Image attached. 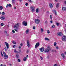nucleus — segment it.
<instances>
[{
	"instance_id": "f257e3e1",
	"label": "nucleus",
	"mask_w": 66,
	"mask_h": 66,
	"mask_svg": "<svg viewBox=\"0 0 66 66\" xmlns=\"http://www.w3.org/2000/svg\"><path fill=\"white\" fill-rule=\"evenodd\" d=\"M51 48H50L49 46H48L47 47V48L45 50L44 52L45 53L49 52V51L51 50Z\"/></svg>"
},
{
	"instance_id": "f03ea898",
	"label": "nucleus",
	"mask_w": 66,
	"mask_h": 66,
	"mask_svg": "<svg viewBox=\"0 0 66 66\" xmlns=\"http://www.w3.org/2000/svg\"><path fill=\"white\" fill-rule=\"evenodd\" d=\"M19 26H20L19 23H18L15 25L14 28H16V29H18V28L20 27Z\"/></svg>"
},
{
	"instance_id": "7ed1b4c3",
	"label": "nucleus",
	"mask_w": 66,
	"mask_h": 66,
	"mask_svg": "<svg viewBox=\"0 0 66 66\" xmlns=\"http://www.w3.org/2000/svg\"><path fill=\"white\" fill-rule=\"evenodd\" d=\"M35 23H37V24H39L40 22V20L38 19H36L35 20Z\"/></svg>"
},
{
	"instance_id": "20e7f679",
	"label": "nucleus",
	"mask_w": 66,
	"mask_h": 66,
	"mask_svg": "<svg viewBox=\"0 0 66 66\" xmlns=\"http://www.w3.org/2000/svg\"><path fill=\"white\" fill-rule=\"evenodd\" d=\"M22 24L25 26H27V22L26 21H23L22 22Z\"/></svg>"
},
{
	"instance_id": "39448f33",
	"label": "nucleus",
	"mask_w": 66,
	"mask_h": 66,
	"mask_svg": "<svg viewBox=\"0 0 66 66\" xmlns=\"http://www.w3.org/2000/svg\"><path fill=\"white\" fill-rule=\"evenodd\" d=\"M40 44H39V43L38 42L37 43L36 45L35 46V47L36 48H37V47H39V46Z\"/></svg>"
},
{
	"instance_id": "423d86ee",
	"label": "nucleus",
	"mask_w": 66,
	"mask_h": 66,
	"mask_svg": "<svg viewBox=\"0 0 66 66\" xmlns=\"http://www.w3.org/2000/svg\"><path fill=\"white\" fill-rule=\"evenodd\" d=\"M27 45L28 47H29L30 46V41L29 40H27Z\"/></svg>"
},
{
	"instance_id": "0eeeda50",
	"label": "nucleus",
	"mask_w": 66,
	"mask_h": 66,
	"mask_svg": "<svg viewBox=\"0 0 66 66\" xmlns=\"http://www.w3.org/2000/svg\"><path fill=\"white\" fill-rule=\"evenodd\" d=\"M62 40L64 41L65 40L66 41V37L65 36H63V37L62 38Z\"/></svg>"
},
{
	"instance_id": "6e6552de",
	"label": "nucleus",
	"mask_w": 66,
	"mask_h": 66,
	"mask_svg": "<svg viewBox=\"0 0 66 66\" xmlns=\"http://www.w3.org/2000/svg\"><path fill=\"white\" fill-rule=\"evenodd\" d=\"M5 44L6 46V47L7 49H8L9 48V44H8L7 42H5Z\"/></svg>"
},
{
	"instance_id": "1a4fd4ad",
	"label": "nucleus",
	"mask_w": 66,
	"mask_h": 66,
	"mask_svg": "<svg viewBox=\"0 0 66 66\" xmlns=\"http://www.w3.org/2000/svg\"><path fill=\"white\" fill-rule=\"evenodd\" d=\"M30 9L32 10L31 11L32 12H34V11H35V8L33 6H32L31 7H30Z\"/></svg>"
},
{
	"instance_id": "9d476101",
	"label": "nucleus",
	"mask_w": 66,
	"mask_h": 66,
	"mask_svg": "<svg viewBox=\"0 0 66 66\" xmlns=\"http://www.w3.org/2000/svg\"><path fill=\"white\" fill-rule=\"evenodd\" d=\"M39 49L41 52H43L44 51V48L43 47L39 48Z\"/></svg>"
},
{
	"instance_id": "9b49d317",
	"label": "nucleus",
	"mask_w": 66,
	"mask_h": 66,
	"mask_svg": "<svg viewBox=\"0 0 66 66\" xmlns=\"http://www.w3.org/2000/svg\"><path fill=\"white\" fill-rule=\"evenodd\" d=\"M57 35H58L59 36H62L63 35V34L62 32H59L57 34Z\"/></svg>"
},
{
	"instance_id": "f8f14e48",
	"label": "nucleus",
	"mask_w": 66,
	"mask_h": 66,
	"mask_svg": "<svg viewBox=\"0 0 66 66\" xmlns=\"http://www.w3.org/2000/svg\"><path fill=\"white\" fill-rule=\"evenodd\" d=\"M4 57H5V59H7V58H8L9 56H8V55H4Z\"/></svg>"
},
{
	"instance_id": "ddd939ff",
	"label": "nucleus",
	"mask_w": 66,
	"mask_h": 66,
	"mask_svg": "<svg viewBox=\"0 0 66 66\" xmlns=\"http://www.w3.org/2000/svg\"><path fill=\"white\" fill-rule=\"evenodd\" d=\"M16 57L17 59H19V55L18 54H17L16 55Z\"/></svg>"
},
{
	"instance_id": "4468645a",
	"label": "nucleus",
	"mask_w": 66,
	"mask_h": 66,
	"mask_svg": "<svg viewBox=\"0 0 66 66\" xmlns=\"http://www.w3.org/2000/svg\"><path fill=\"white\" fill-rule=\"evenodd\" d=\"M61 55L63 57V59H64V58H65V55H64V54L63 53H62L61 54Z\"/></svg>"
},
{
	"instance_id": "2eb2a0df",
	"label": "nucleus",
	"mask_w": 66,
	"mask_h": 66,
	"mask_svg": "<svg viewBox=\"0 0 66 66\" xmlns=\"http://www.w3.org/2000/svg\"><path fill=\"white\" fill-rule=\"evenodd\" d=\"M50 6L51 8H52L53 7V6L51 4H50Z\"/></svg>"
},
{
	"instance_id": "dca6fc26",
	"label": "nucleus",
	"mask_w": 66,
	"mask_h": 66,
	"mask_svg": "<svg viewBox=\"0 0 66 66\" xmlns=\"http://www.w3.org/2000/svg\"><path fill=\"white\" fill-rule=\"evenodd\" d=\"M62 10H63V11H65V10H66V7H63L62 8Z\"/></svg>"
},
{
	"instance_id": "f3484780",
	"label": "nucleus",
	"mask_w": 66,
	"mask_h": 66,
	"mask_svg": "<svg viewBox=\"0 0 66 66\" xmlns=\"http://www.w3.org/2000/svg\"><path fill=\"white\" fill-rule=\"evenodd\" d=\"M1 19H2V20H3V19H5V18H4V16H2L1 18Z\"/></svg>"
},
{
	"instance_id": "a211bd4d",
	"label": "nucleus",
	"mask_w": 66,
	"mask_h": 66,
	"mask_svg": "<svg viewBox=\"0 0 66 66\" xmlns=\"http://www.w3.org/2000/svg\"><path fill=\"white\" fill-rule=\"evenodd\" d=\"M29 32V29H27L26 30V33L27 34H28Z\"/></svg>"
},
{
	"instance_id": "6ab92c4d",
	"label": "nucleus",
	"mask_w": 66,
	"mask_h": 66,
	"mask_svg": "<svg viewBox=\"0 0 66 66\" xmlns=\"http://www.w3.org/2000/svg\"><path fill=\"white\" fill-rule=\"evenodd\" d=\"M15 2L16 0H12V3H14Z\"/></svg>"
},
{
	"instance_id": "aec40b11",
	"label": "nucleus",
	"mask_w": 66,
	"mask_h": 66,
	"mask_svg": "<svg viewBox=\"0 0 66 66\" xmlns=\"http://www.w3.org/2000/svg\"><path fill=\"white\" fill-rule=\"evenodd\" d=\"M55 27V25L54 24L52 25V28H54Z\"/></svg>"
},
{
	"instance_id": "412c9836",
	"label": "nucleus",
	"mask_w": 66,
	"mask_h": 66,
	"mask_svg": "<svg viewBox=\"0 0 66 66\" xmlns=\"http://www.w3.org/2000/svg\"><path fill=\"white\" fill-rule=\"evenodd\" d=\"M27 59L26 57H24L23 60L24 61H26Z\"/></svg>"
},
{
	"instance_id": "4be33fe9",
	"label": "nucleus",
	"mask_w": 66,
	"mask_h": 66,
	"mask_svg": "<svg viewBox=\"0 0 66 66\" xmlns=\"http://www.w3.org/2000/svg\"><path fill=\"white\" fill-rule=\"evenodd\" d=\"M45 40H49V39L47 38H45Z\"/></svg>"
},
{
	"instance_id": "5701e85b",
	"label": "nucleus",
	"mask_w": 66,
	"mask_h": 66,
	"mask_svg": "<svg viewBox=\"0 0 66 66\" xmlns=\"http://www.w3.org/2000/svg\"><path fill=\"white\" fill-rule=\"evenodd\" d=\"M56 24L57 26H59V24H60V23H56Z\"/></svg>"
},
{
	"instance_id": "b1692460",
	"label": "nucleus",
	"mask_w": 66,
	"mask_h": 66,
	"mask_svg": "<svg viewBox=\"0 0 66 66\" xmlns=\"http://www.w3.org/2000/svg\"><path fill=\"white\" fill-rule=\"evenodd\" d=\"M36 13H38V9H36Z\"/></svg>"
},
{
	"instance_id": "393cba45",
	"label": "nucleus",
	"mask_w": 66,
	"mask_h": 66,
	"mask_svg": "<svg viewBox=\"0 0 66 66\" xmlns=\"http://www.w3.org/2000/svg\"><path fill=\"white\" fill-rule=\"evenodd\" d=\"M8 5H9V7H12V5H11V4H9Z\"/></svg>"
},
{
	"instance_id": "a878e982",
	"label": "nucleus",
	"mask_w": 66,
	"mask_h": 66,
	"mask_svg": "<svg viewBox=\"0 0 66 66\" xmlns=\"http://www.w3.org/2000/svg\"><path fill=\"white\" fill-rule=\"evenodd\" d=\"M2 9H3V7H2V6H0V10H2Z\"/></svg>"
},
{
	"instance_id": "bb28decb",
	"label": "nucleus",
	"mask_w": 66,
	"mask_h": 66,
	"mask_svg": "<svg viewBox=\"0 0 66 66\" xmlns=\"http://www.w3.org/2000/svg\"><path fill=\"white\" fill-rule=\"evenodd\" d=\"M1 55L2 57L3 56V54H2V51L1 52Z\"/></svg>"
},
{
	"instance_id": "cd10ccee",
	"label": "nucleus",
	"mask_w": 66,
	"mask_h": 66,
	"mask_svg": "<svg viewBox=\"0 0 66 66\" xmlns=\"http://www.w3.org/2000/svg\"><path fill=\"white\" fill-rule=\"evenodd\" d=\"M59 4H56V7L57 8L59 7Z\"/></svg>"
},
{
	"instance_id": "c85d7f7f",
	"label": "nucleus",
	"mask_w": 66,
	"mask_h": 66,
	"mask_svg": "<svg viewBox=\"0 0 66 66\" xmlns=\"http://www.w3.org/2000/svg\"><path fill=\"white\" fill-rule=\"evenodd\" d=\"M12 43L13 44H16V42L13 41L12 42Z\"/></svg>"
},
{
	"instance_id": "c756f323",
	"label": "nucleus",
	"mask_w": 66,
	"mask_h": 66,
	"mask_svg": "<svg viewBox=\"0 0 66 66\" xmlns=\"http://www.w3.org/2000/svg\"><path fill=\"white\" fill-rule=\"evenodd\" d=\"M14 30L15 31H16V32H18V30L17 29H14Z\"/></svg>"
},
{
	"instance_id": "7c9ffc66",
	"label": "nucleus",
	"mask_w": 66,
	"mask_h": 66,
	"mask_svg": "<svg viewBox=\"0 0 66 66\" xmlns=\"http://www.w3.org/2000/svg\"><path fill=\"white\" fill-rule=\"evenodd\" d=\"M52 11L54 12V13H55L56 12V11L55 10H52Z\"/></svg>"
},
{
	"instance_id": "2f4dec72",
	"label": "nucleus",
	"mask_w": 66,
	"mask_h": 66,
	"mask_svg": "<svg viewBox=\"0 0 66 66\" xmlns=\"http://www.w3.org/2000/svg\"><path fill=\"white\" fill-rule=\"evenodd\" d=\"M2 15H4L5 14V13L4 12H2Z\"/></svg>"
},
{
	"instance_id": "473e14b6",
	"label": "nucleus",
	"mask_w": 66,
	"mask_h": 66,
	"mask_svg": "<svg viewBox=\"0 0 66 66\" xmlns=\"http://www.w3.org/2000/svg\"><path fill=\"white\" fill-rule=\"evenodd\" d=\"M41 31L42 32H43V31H44V30H43V29L42 28H41Z\"/></svg>"
},
{
	"instance_id": "72a5a7b5",
	"label": "nucleus",
	"mask_w": 66,
	"mask_h": 66,
	"mask_svg": "<svg viewBox=\"0 0 66 66\" xmlns=\"http://www.w3.org/2000/svg\"><path fill=\"white\" fill-rule=\"evenodd\" d=\"M47 33H48V34H49V33H50V31H49V30H48L47 31Z\"/></svg>"
},
{
	"instance_id": "f704fd0d",
	"label": "nucleus",
	"mask_w": 66,
	"mask_h": 66,
	"mask_svg": "<svg viewBox=\"0 0 66 66\" xmlns=\"http://www.w3.org/2000/svg\"><path fill=\"white\" fill-rule=\"evenodd\" d=\"M50 18L51 19H52V15H50Z\"/></svg>"
},
{
	"instance_id": "c9c22d12",
	"label": "nucleus",
	"mask_w": 66,
	"mask_h": 66,
	"mask_svg": "<svg viewBox=\"0 0 66 66\" xmlns=\"http://www.w3.org/2000/svg\"><path fill=\"white\" fill-rule=\"evenodd\" d=\"M56 45V43L55 42L54 44V46H55Z\"/></svg>"
},
{
	"instance_id": "e433bc0d",
	"label": "nucleus",
	"mask_w": 66,
	"mask_h": 66,
	"mask_svg": "<svg viewBox=\"0 0 66 66\" xmlns=\"http://www.w3.org/2000/svg\"><path fill=\"white\" fill-rule=\"evenodd\" d=\"M12 33H15V31H14V30H12Z\"/></svg>"
},
{
	"instance_id": "4c0bfd02",
	"label": "nucleus",
	"mask_w": 66,
	"mask_h": 66,
	"mask_svg": "<svg viewBox=\"0 0 66 66\" xmlns=\"http://www.w3.org/2000/svg\"><path fill=\"white\" fill-rule=\"evenodd\" d=\"M3 54H4V55H6V53H5L4 52H3Z\"/></svg>"
},
{
	"instance_id": "58836bf2",
	"label": "nucleus",
	"mask_w": 66,
	"mask_h": 66,
	"mask_svg": "<svg viewBox=\"0 0 66 66\" xmlns=\"http://www.w3.org/2000/svg\"><path fill=\"white\" fill-rule=\"evenodd\" d=\"M47 59H48V60L49 59V56H48L47 57Z\"/></svg>"
},
{
	"instance_id": "ea45409f",
	"label": "nucleus",
	"mask_w": 66,
	"mask_h": 66,
	"mask_svg": "<svg viewBox=\"0 0 66 66\" xmlns=\"http://www.w3.org/2000/svg\"><path fill=\"white\" fill-rule=\"evenodd\" d=\"M29 4L28 3H26L25 4L26 6H28V5Z\"/></svg>"
},
{
	"instance_id": "a19ab883",
	"label": "nucleus",
	"mask_w": 66,
	"mask_h": 66,
	"mask_svg": "<svg viewBox=\"0 0 66 66\" xmlns=\"http://www.w3.org/2000/svg\"><path fill=\"white\" fill-rule=\"evenodd\" d=\"M4 49H5V51H7V49H6V47H5Z\"/></svg>"
},
{
	"instance_id": "79ce46f5",
	"label": "nucleus",
	"mask_w": 66,
	"mask_h": 66,
	"mask_svg": "<svg viewBox=\"0 0 66 66\" xmlns=\"http://www.w3.org/2000/svg\"><path fill=\"white\" fill-rule=\"evenodd\" d=\"M16 52H17V51L16 50V49H14V53H16Z\"/></svg>"
},
{
	"instance_id": "37998d69",
	"label": "nucleus",
	"mask_w": 66,
	"mask_h": 66,
	"mask_svg": "<svg viewBox=\"0 0 66 66\" xmlns=\"http://www.w3.org/2000/svg\"><path fill=\"white\" fill-rule=\"evenodd\" d=\"M52 51V52H56V51H54V50H53Z\"/></svg>"
},
{
	"instance_id": "c03bdc74",
	"label": "nucleus",
	"mask_w": 66,
	"mask_h": 66,
	"mask_svg": "<svg viewBox=\"0 0 66 66\" xmlns=\"http://www.w3.org/2000/svg\"><path fill=\"white\" fill-rule=\"evenodd\" d=\"M33 29H34V30H35V26H34L33 27Z\"/></svg>"
},
{
	"instance_id": "a18cd8bd",
	"label": "nucleus",
	"mask_w": 66,
	"mask_h": 66,
	"mask_svg": "<svg viewBox=\"0 0 66 66\" xmlns=\"http://www.w3.org/2000/svg\"><path fill=\"white\" fill-rule=\"evenodd\" d=\"M1 26H3V25H4V24H3V23H1Z\"/></svg>"
},
{
	"instance_id": "49530a36",
	"label": "nucleus",
	"mask_w": 66,
	"mask_h": 66,
	"mask_svg": "<svg viewBox=\"0 0 66 66\" xmlns=\"http://www.w3.org/2000/svg\"><path fill=\"white\" fill-rule=\"evenodd\" d=\"M18 61L19 62H20V59H18Z\"/></svg>"
},
{
	"instance_id": "de8ad7c7",
	"label": "nucleus",
	"mask_w": 66,
	"mask_h": 66,
	"mask_svg": "<svg viewBox=\"0 0 66 66\" xmlns=\"http://www.w3.org/2000/svg\"><path fill=\"white\" fill-rule=\"evenodd\" d=\"M40 58L41 59V60H43V58L41 56H40Z\"/></svg>"
},
{
	"instance_id": "09e8293b",
	"label": "nucleus",
	"mask_w": 66,
	"mask_h": 66,
	"mask_svg": "<svg viewBox=\"0 0 66 66\" xmlns=\"http://www.w3.org/2000/svg\"><path fill=\"white\" fill-rule=\"evenodd\" d=\"M9 5L8 4H7V5H6V7H9Z\"/></svg>"
},
{
	"instance_id": "8fccbe9b",
	"label": "nucleus",
	"mask_w": 66,
	"mask_h": 66,
	"mask_svg": "<svg viewBox=\"0 0 66 66\" xmlns=\"http://www.w3.org/2000/svg\"><path fill=\"white\" fill-rule=\"evenodd\" d=\"M54 14H55V15H57L56 12H55L54 13Z\"/></svg>"
},
{
	"instance_id": "3c124183",
	"label": "nucleus",
	"mask_w": 66,
	"mask_h": 66,
	"mask_svg": "<svg viewBox=\"0 0 66 66\" xmlns=\"http://www.w3.org/2000/svg\"><path fill=\"white\" fill-rule=\"evenodd\" d=\"M29 52V50H27V53H28V52Z\"/></svg>"
},
{
	"instance_id": "603ef678",
	"label": "nucleus",
	"mask_w": 66,
	"mask_h": 66,
	"mask_svg": "<svg viewBox=\"0 0 66 66\" xmlns=\"http://www.w3.org/2000/svg\"><path fill=\"white\" fill-rule=\"evenodd\" d=\"M23 45H22V44L21 43L20 44V46H22Z\"/></svg>"
},
{
	"instance_id": "864d4df0",
	"label": "nucleus",
	"mask_w": 66,
	"mask_h": 66,
	"mask_svg": "<svg viewBox=\"0 0 66 66\" xmlns=\"http://www.w3.org/2000/svg\"><path fill=\"white\" fill-rule=\"evenodd\" d=\"M19 49H21V47L20 46H19Z\"/></svg>"
},
{
	"instance_id": "5fc2aeb1",
	"label": "nucleus",
	"mask_w": 66,
	"mask_h": 66,
	"mask_svg": "<svg viewBox=\"0 0 66 66\" xmlns=\"http://www.w3.org/2000/svg\"><path fill=\"white\" fill-rule=\"evenodd\" d=\"M15 45H14L13 46V48H15Z\"/></svg>"
},
{
	"instance_id": "6e6d98bb",
	"label": "nucleus",
	"mask_w": 66,
	"mask_h": 66,
	"mask_svg": "<svg viewBox=\"0 0 66 66\" xmlns=\"http://www.w3.org/2000/svg\"><path fill=\"white\" fill-rule=\"evenodd\" d=\"M56 49H59V47H58V46H56Z\"/></svg>"
},
{
	"instance_id": "4d7b16f0",
	"label": "nucleus",
	"mask_w": 66,
	"mask_h": 66,
	"mask_svg": "<svg viewBox=\"0 0 66 66\" xmlns=\"http://www.w3.org/2000/svg\"><path fill=\"white\" fill-rule=\"evenodd\" d=\"M45 23H47V21H45Z\"/></svg>"
},
{
	"instance_id": "13d9d810",
	"label": "nucleus",
	"mask_w": 66,
	"mask_h": 66,
	"mask_svg": "<svg viewBox=\"0 0 66 66\" xmlns=\"http://www.w3.org/2000/svg\"><path fill=\"white\" fill-rule=\"evenodd\" d=\"M14 9H16V7H15V6L14 7Z\"/></svg>"
},
{
	"instance_id": "bf43d9fd",
	"label": "nucleus",
	"mask_w": 66,
	"mask_h": 66,
	"mask_svg": "<svg viewBox=\"0 0 66 66\" xmlns=\"http://www.w3.org/2000/svg\"><path fill=\"white\" fill-rule=\"evenodd\" d=\"M55 1L56 2H57V1H58V0H55Z\"/></svg>"
},
{
	"instance_id": "052dcab7",
	"label": "nucleus",
	"mask_w": 66,
	"mask_h": 66,
	"mask_svg": "<svg viewBox=\"0 0 66 66\" xmlns=\"http://www.w3.org/2000/svg\"><path fill=\"white\" fill-rule=\"evenodd\" d=\"M57 64H55L54 65V66H57Z\"/></svg>"
},
{
	"instance_id": "680f3d73",
	"label": "nucleus",
	"mask_w": 66,
	"mask_h": 66,
	"mask_svg": "<svg viewBox=\"0 0 66 66\" xmlns=\"http://www.w3.org/2000/svg\"><path fill=\"white\" fill-rule=\"evenodd\" d=\"M50 22L51 23H52V21H50Z\"/></svg>"
},
{
	"instance_id": "e2e57ef3",
	"label": "nucleus",
	"mask_w": 66,
	"mask_h": 66,
	"mask_svg": "<svg viewBox=\"0 0 66 66\" xmlns=\"http://www.w3.org/2000/svg\"><path fill=\"white\" fill-rule=\"evenodd\" d=\"M26 57H28V55H27L26 56Z\"/></svg>"
},
{
	"instance_id": "0e129e2a",
	"label": "nucleus",
	"mask_w": 66,
	"mask_h": 66,
	"mask_svg": "<svg viewBox=\"0 0 66 66\" xmlns=\"http://www.w3.org/2000/svg\"><path fill=\"white\" fill-rule=\"evenodd\" d=\"M30 2H32V1L31 0V1H30Z\"/></svg>"
},
{
	"instance_id": "69168bd1",
	"label": "nucleus",
	"mask_w": 66,
	"mask_h": 66,
	"mask_svg": "<svg viewBox=\"0 0 66 66\" xmlns=\"http://www.w3.org/2000/svg\"><path fill=\"white\" fill-rule=\"evenodd\" d=\"M64 54L66 55V52H64Z\"/></svg>"
},
{
	"instance_id": "338daca9",
	"label": "nucleus",
	"mask_w": 66,
	"mask_h": 66,
	"mask_svg": "<svg viewBox=\"0 0 66 66\" xmlns=\"http://www.w3.org/2000/svg\"><path fill=\"white\" fill-rule=\"evenodd\" d=\"M3 66H6V65H4Z\"/></svg>"
},
{
	"instance_id": "774afa93",
	"label": "nucleus",
	"mask_w": 66,
	"mask_h": 66,
	"mask_svg": "<svg viewBox=\"0 0 66 66\" xmlns=\"http://www.w3.org/2000/svg\"><path fill=\"white\" fill-rule=\"evenodd\" d=\"M65 4H66V1H65Z\"/></svg>"
}]
</instances>
